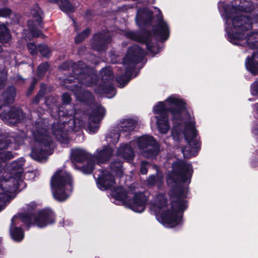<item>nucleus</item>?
Instances as JSON below:
<instances>
[{
  "label": "nucleus",
  "instance_id": "f8f14e48",
  "mask_svg": "<svg viewBox=\"0 0 258 258\" xmlns=\"http://www.w3.org/2000/svg\"><path fill=\"white\" fill-rule=\"evenodd\" d=\"M132 142L135 143V148L137 147L141 154L146 158H154L159 152V145L151 136L144 135Z\"/></svg>",
  "mask_w": 258,
  "mask_h": 258
},
{
  "label": "nucleus",
  "instance_id": "f03ea898",
  "mask_svg": "<svg viewBox=\"0 0 258 258\" xmlns=\"http://www.w3.org/2000/svg\"><path fill=\"white\" fill-rule=\"evenodd\" d=\"M190 163L178 160L172 164V170L167 175V184L176 192L175 200L167 205V198L163 194L155 195L150 202V208L157 220L164 226L174 227L182 223L183 211L187 204L185 198L187 188L181 186V183H189L192 174Z\"/></svg>",
  "mask_w": 258,
  "mask_h": 258
},
{
  "label": "nucleus",
  "instance_id": "39448f33",
  "mask_svg": "<svg viewBox=\"0 0 258 258\" xmlns=\"http://www.w3.org/2000/svg\"><path fill=\"white\" fill-rule=\"evenodd\" d=\"M34 205H29L26 213L19 214L12 219L10 233L14 240L20 241L24 238V232L20 227L22 223L28 227L35 223L38 227L42 228L54 222V215L51 211L44 210L34 215Z\"/></svg>",
  "mask_w": 258,
  "mask_h": 258
},
{
  "label": "nucleus",
  "instance_id": "9d476101",
  "mask_svg": "<svg viewBox=\"0 0 258 258\" xmlns=\"http://www.w3.org/2000/svg\"><path fill=\"white\" fill-rule=\"evenodd\" d=\"M144 55V50L138 45H134L128 48L124 57L122 63L123 74L116 78V81L120 87H124L132 78L131 74L136 64L140 62Z\"/></svg>",
  "mask_w": 258,
  "mask_h": 258
},
{
  "label": "nucleus",
  "instance_id": "5701e85b",
  "mask_svg": "<svg viewBox=\"0 0 258 258\" xmlns=\"http://www.w3.org/2000/svg\"><path fill=\"white\" fill-rule=\"evenodd\" d=\"M137 124L136 121L132 119H123L115 126L119 133H128L134 130Z\"/></svg>",
  "mask_w": 258,
  "mask_h": 258
},
{
  "label": "nucleus",
  "instance_id": "2eb2a0df",
  "mask_svg": "<svg viewBox=\"0 0 258 258\" xmlns=\"http://www.w3.org/2000/svg\"><path fill=\"white\" fill-rule=\"evenodd\" d=\"M15 58V54L5 52L0 57V90L5 87L7 81V67L10 66Z\"/></svg>",
  "mask_w": 258,
  "mask_h": 258
},
{
  "label": "nucleus",
  "instance_id": "9b49d317",
  "mask_svg": "<svg viewBox=\"0 0 258 258\" xmlns=\"http://www.w3.org/2000/svg\"><path fill=\"white\" fill-rule=\"evenodd\" d=\"M112 196L114 199L124 202L126 207L135 212L142 213L145 209L147 198L143 192L136 194L132 200L128 201L127 194L123 188L119 187L113 190Z\"/></svg>",
  "mask_w": 258,
  "mask_h": 258
},
{
  "label": "nucleus",
  "instance_id": "dca6fc26",
  "mask_svg": "<svg viewBox=\"0 0 258 258\" xmlns=\"http://www.w3.org/2000/svg\"><path fill=\"white\" fill-rule=\"evenodd\" d=\"M105 114V110L103 107L97 105L93 110L92 114L89 117L88 130L90 133H95L99 128V123Z\"/></svg>",
  "mask_w": 258,
  "mask_h": 258
},
{
  "label": "nucleus",
  "instance_id": "09e8293b",
  "mask_svg": "<svg viewBox=\"0 0 258 258\" xmlns=\"http://www.w3.org/2000/svg\"><path fill=\"white\" fill-rule=\"evenodd\" d=\"M30 22H29H29H28V26H29V27H30Z\"/></svg>",
  "mask_w": 258,
  "mask_h": 258
},
{
  "label": "nucleus",
  "instance_id": "37998d69",
  "mask_svg": "<svg viewBox=\"0 0 258 258\" xmlns=\"http://www.w3.org/2000/svg\"><path fill=\"white\" fill-rule=\"evenodd\" d=\"M34 85H35V82H33L30 86L29 91H32L33 90L34 87Z\"/></svg>",
  "mask_w": 258,
  "mask_h": 258
},
{
  "label": "nucleus",
  "instance_id": "f257e3e1",
  "mask_svg": "<svg viewBox=\"0 0 258 258\" xmlns=\"http://www.w3.org/2000/svg\"><path fill=\"white\" fill-rule=\"evenodd\" d=\"M169 111L173 122L171 135L175 145L179 146L180 143L185 141L187 145L181 150L184 157L196 156L200 145L197 136L194 117L187 110L184 102L175 95H171L164 102H158L154 108L159 132L165 134L170 128L167 117Z\"/></svg>",
  "mask_w": 258,
  "mask_h": 258
},
{
  "label": "nucleus",
  "instance_id": "0eeeda50",
  "mask_svg": "<svg viewBox=\"0 0 258 258\" xmlns=\"http://www.w3.org/2000/svg\"><path fill=\"white\" fill-rule=\"evenodd\" d=\"M16 140L13 137H7L6 135H0V163L10 160L14 157V155L10 152L4 151V149L7 148L10 143ZM25 162L23 158H20L18 160L12 162L6 165V169H3L0 164V168L2 173H5V179L13 181H18V185L22 176L23 168Z\"/></svg>",
  "mask_w": 258,
  "mask_h": 258
},
{
  "label": "nucleus",
  "instance_id": "c9c22d12",
  "mask_svg": "<svg viewBox=\"0 0 258 258\" xmlns=\"http://www.w3.org/2000/svg\"><path fill=\"white\" fill-rule=\"evenodd\" d=\"M94 39L99 43H106L109 42V38H105L104 35L102 34H97L94 35Z\"/></svg>",
  "mask_w": 258,
  "mask_h": 258
},
{
  "label": "nucleus",
  "instance_id": "bb28decb",
  "mask_svg": "<svg viewBox=\"0 0 258 258\" xmlns=\"http://www.w3.org/2000/svg\"><path fill=\"white\" fill-rule=\"evenodd\" d=\"M163 175L162 173L157 172L156 175H152L149 177L147 182L149 185H157L160 187L163 183Z\"/></svg>",
  "mask_w": 258,
  "mask_h": 258
},
{
  "label": "nucleus",
  "instance_id": "4468645a",
  "mask_svg": "<svg viewBox=\"0 0 258 258\" xmlns=\"http://www.w3.org/2000/svg\"><path fill=\"white\" fill-rule=\"evenodd\" d=\"M21 110L15 108H11L8 105L0 107V117L9 125H14L20 119Z\"/></svg>",
  "mask_w": 258,
  "mask_h": 258
},
{
  "label": "nucleus",
  "instance_id": "f704fd0d",
  "mask_svg": "<svg viewBox=\"0 0 258 258\" xmlns=\"http://www.w3.org/2000/svg\"><path fill=\"white\" fill-rule=\"evenodd\" d=\"M38 49L40 53L44 56L47 57L50 53V50L46 45H40L38 46Z\"/></svg>",
  "mask_w": 258,
  "mask_h": 258
},
{
  "label": "nucleus",
  "instance_id": "20e7f679",
  "mask_svg": "<svg viewBox=\"0 0 258 258\" xmlns=\"http://www.w3.org/2000/svg\"><path fill=\"white\" fill-rule=\"evenodd\" d=\"M74 74L65 81L66 83L77 80L78 84L87 87L95 86V91L99 94H104L108 98H112L115 94V90L112 85L113 76L112 71L110 68H103L100 72L101 84L96 86L95 82L97 76L92 69L86 66L82 61H79L72 66Z\"/></svg>",
  "mask_w": 258,
  "mask_h": 258
},
{
  "label": "nucleus",
  "instance_id": "393cba45",
  "mask_svg": "<svg viewBox=\"0 0 258 258\" xmlns=\"http://www.w3.org/2000/svg\"><path fill=\"white\" fill-rule=\"evenodd\" d=\"M72 159L73 161L81 163L87 158L86 151L81 149H73L71 150Z\"/></svg>",
  "mask_w": 258,
  "mask_h": 258
},
{
  "label": "nucleus",
  "instance_id": "cd10ccee",
  "mask_svg": "<svg viewBox=\"0 0 258 258\" xmlns=\"http://www.w3.org/2000/svg\"><path fill=\"white\" fill-rule=\"evenodd\" d=\"M16 95V90L13 86H10L8 88L7 91L2 94L4 101L9 103L12 102Z\"/></svg>",
  "mask_w": 258,
  "mask_h": 258
},
{
  "label": "nucleus",
  "instance_id": "a878e982",
  "mask_svg": "<svg viewBox=\"0 0 258 258\" xmlns=\"http://www.w3.org/2000/svg\"><path fill=\"white\" fill-rule=\"evenodd\" d=\"M11 38L10 31L7 26L3 23H0V42L2 43H7ZM2 48L0 45V52Z\"/></svg>",
  "mask_w": 258,
  "mask_h": 258
},
{
  "label": "nucleus",
  "instance_id": "a18cd8bd",
  "mask_svg": "<svg viewBox=\"0 0 258 258\" xmlns=\"http://www.w3.org/2000/svg\"><path fill=\"white\" fill-rule=\"evenodd\" d=\"M94 49H96L97 51H101L102 50H104V48H98V47H94Z\"/></svg>",
  "mask_w": 258,
  "mask_h": 258
},
{
  "label": "nucleus",
  "instance_id": "412c9836",
  "mask_svg": "<svg viewBox=\"0 0 258 258\" xmlns=\"http://www.w3.org/2000/svg\"><path fill=\"white\" fill-rule=\"evenodd\" d=\"M127 37L131 39L145 43L148 50L153 54H157L160 51V48L156 45L153 46L149 43V38H145L139 33L129 32L127 33Z\"/></svg>",
  "mask_w": 258,
  "mask_h": 258
},
{
  "label": "nucleus",
  "instance_id": "f3484780",
  "mask_svg": "<svg viewBox=\"0 0 258 258\" xmlns=\"http://www.w3.org/2000/svg\"><path fill=\"white\" fill-rule=\"evenodd\" d=\"M96 183L100 189L105 190L113 186L115 184L114 177L108 171H100Z\"/></svg>",
  "mask_w": 258,
  "mask_h": 258
},
{
  "label": "nucleus",
  "instance_id": "c756f323",
  "mask_svg": "<svg viewBox=\"0 0 258 258\" xmlns=\"http://www.w3.org/2000/svg\"><path fill=\"white\" fill-rule=\"evenodd\" d=\"M119 131L116 127L111 130L106 136V140L107 142L113 144H116L119 140Z\"/></svg>",
  "mask_w": 258,
  "mask_h": 258
},
{
  "label": "nucleus",
  "instance_id": "4c0bfd02",
  "mask_svg": "<svg viewBox=\"0 0 258 258\" xmlns=\"http://www.w3.org/2000/svg\"><path fill=\"white\" fill-rule=\"evenodd\" d=\"M251 93L252 95H258L257 81H255L251 85Z\"/></svg>",
  "mask_w": 258,
  "mask_h": 258
},
{
  "label": "nucleus",
  "instance_id": "473e14b6",
  "mask_svg": "<svg viewBox=\"0 0 258 258\" xmlns=\"http://www.w3.org/2000/svg\"><path fill=\"white\" fill-rule=\"evenodd\" d=\"M90 33V30L86 29L84 30L81 33L78 34L75 39L76 43L81 42L85 38H86Z\"/></svg>",
  "mask_w": 258,
  "mask_h": 258
},
{
  "label": "nucleus",
  "instance_id": "a19ab883",
  "mask_svg": "<svg viewBox=\"0 0 258 258\" xmlns=\"http://www.w3.org/2000/svg\"><path fill=\"white\" fill-rule=\"evenodd\" d=\"M62 98L63 102L65 104L69 103L71 101V96L68 93H64L62 96Z\"/></svg>",
  "mask_w": 258,
  "mask_h": 258
},
{
  "label": "nucleus",
  "instance_id": "72a5a7b5",
  "mask_svg": "<svg viewBox=\"0 0 258 258\" xmlns=\"http://www.w3.org/2000/svg\"><path fill=\"white\" fill-rule=\"evenodd\" d=\"M48 68V64L47 63H43L39 66L37 70V76L41 77Z\"/></svg>",
  "mask_w": 258,
  "mask_h": 258
},
{
  "label": "nucleus",
  "instance_id": "1a4fd4ad",
  "mask_svg": "<svg viewBox=\"0 0 258 258\" xmlns=\"http://www.w3.org/2000/svg\"><path fill=\"white\" fill-rule=\"evenodd\" d=\"M51 185L55 199L66 200L73 190L72 179L69 173L63 170H57L51 178Z\"/></svg>",
  "mask_w": 258,
  "mask_h": 258
},
{
  "label": "nucleus",
  "instance_id": "79ce46f5",
  "mask_svg": "<svg viewBox=\"0 0 258 258\" xmlns=\"http://www.w3.org/2000/svg\"><path fill=\"white\" fill-rule=\"evenodd\" d=\"M30 29L31 32V34H32V35L34 37H38L40 36V35H41V32L39 31H36L33 30V29H31L30 28Z\"/></svg>",
  "mask_w": 258,
  "mask_h": 258
},
{
  "label": "nucleus",
  "instance_id": "423d86ee",
  "mask_svg": "<svg viewBox=\"0 0 258 258\" xmlns=\"http://www.w3.org/2000/svg\"><path fill=\"white\" fill-rule=\"evenodd\" d=\"M60 122L54 123L52 127L53 134L62 144H67L69 141V133L77 132L84 125V121L80 119V113L76 112L73 109H67L66 112L59 110Z\"/></svg>",
  "mask_w": 258,
  "mask_h": 258
},
{
  "label": "nucleus",
  "instance_id": "7c9ffc66",
  "mask_svg": "<svg viewBox=\"0 0 258 258\" xmlns=\"http://www.w3.org/2000/svg\"><path fill=\"white\" fill-rule=\"evenodd\" d=\"M59 7L60 10L66 13L73 12L74 7L68 0H59Z\"/></svg>",
  "mask_w": 258,
  "mask_h": 258
},
{
  "label": "nucleus",
  "instance_id": "ea45409f",
  "mask_svg": "<svg viewBox=\"0 0 258 258\" xmlns=\"http://www.w3.org/2000/svg\"><path fill=\"white\" fill-rule=\"evenodd\" d=\"M11 14V10L8 8L0 9V17H7Z\"/></svg>",
  "mask_w": 258,
  "mask_h": 258
},
{
  "label": "nucleus",
  "instance_id": "aec40b11",
  "mask_svg": "<svg viewBox=\"0 0 258 258\" xmlns=\"http://www.w3.org/2000/svg\"><path fill=\"white\" fill-rule=\"evenodd\" d=\"M68 89L71 90L76 98L81 102H88L93 99L92 94L88 91H85L81 86L77 85L67 86Z\"/></svg>",
  "mask_w": 258,
  "mask_h": 258
},
{
  "label": "nucleus",
  "instance_id": "e433bc0d",
  "mask_svg": "<svg viewBox=\"0 0 258 258\" xmlns=\"http://www.w3.org/2000/svg\"><path fill=\"white\" fill-rule=\"evenodd\" d=\"M27 48L31 54L34 55L37 53V47L34 43H28Z\"/></svg>",
  "mask_w": 258,
  "mask_h": 258
},
{
  "label": "nucleus",
  "instance_id": "58836bf2",
  "mask_svg": "<svg viewBox=\"0 0 258 258\" xmlns=\"http://www.w3.org/2000/svg\"><path fill=\"white\" fill-rule=\"evenodd\" d=\"M148 163L146 161H142L140 167V173L142 174H146L148 172Z\"/></svg>",
  "mask_w": 258,
  "mask_h": 258
},
{
  "label": "nucleus",
  "instance_id": "6ab92c4d",
  "mask_svg": "<svg viewBox=\"0 0 258 258\" xmlns=\"http://www.w3.org/2000/svg\"><path fill=\"white\" fill-rule=\"evenodd\" d=\"M135 143L130 142L128 144L121 145L117 150V156L128 162L132 161L135 157Z\"/></svg>",
  "mask_w": 258,
  "mask_h": 258
},
{
  "label": "nucleus",
  "instance_id": "2f4dec72",
  "mask_svg": "<svg viewBox=\"0 0 258 258\" xmlns=\"http://www.w3.org/2000/svg\"><path fill=\"white\" fill-rule=\"evenodd\" d=\"M111 170L117 175L121 176L122 174V163L121 161H114L110 165Z\"/></svg>",
  "mask_w": 258,
  "mask_h": 258
},
{
  "label": "nucleus",
  "instance_id": "c85d7f7f",
  "mask_svg": "<svg viewBox=\"0 0 258 258\" xmlns=\"http://www.w3.org/2000/svg\"><path fill=\"white\" fill-rule=\"evenodd\" d=\"M30 14L35 22V25L40 24L42 19V12L37 5L33 6Z\"/></svg>",
  "mask_w": 258,
  "mask_h": 258
},
{
  "label": "nucleus",
  "instance_id": "4be33fe9",
  "mask_svg": "<svg viewBox=\"0 0 258 258\" xmlns=\"http://www.w3.org/2000/svg\"><path fill=\"white\" fill-rule=\"evenodd\" d=\"M245 67L248 71L253 75L258 74V52H254L250 57L245 60Z\"/></svg>",
  "mask_w": 258,
  "mask_h": 258
},
{
  "label": "nucleus",
  "instance_id": "49530a36",
  "mask_svg": "<svg viewBox=\"0 0 258 258\" xmlns=\"http://www.w3.org/2000/svg\"><path fill=\"white\" fill-rule=\"evenodd\" d=\"M49 2L52 3H55L58 2V0H48Z\"/></svg>",
  "mask_w": 258,
  "mask_h": 258
},
{
  "label": "nucleus",
  "instance_id": "6e6552de",
  "mask_svg": "<svg viewBox=\"0 0 258 258\" xmlns=\"http://www.w3.org/2000/svg\"><path fill=\"white\" fill-rule=\"evenodd\" d=\"M34 138L40 148L33 149L31 156L36 161L43 162L48 156L52 153L50 147L52 143L51 138L48 136L45 125L42 122H37L35 124Z\"/></svg>",
  "mask_w": 258,
  "mask_h": 258
},
{
  "label": "nucleus",
  "instance_id": "a211bd4d",
  "mask_svg": "<svg viewBox=\"0 0 258 258\" xmlns=\"http://www.w3.org/2000/svg\"><path fill=\"white\" fill-rule=\"evenodd\" d=\"M158 12L157 18L158 23L156 28L157 34L161 40H167L169 36V29L167 23L163 21L161 12L159 9L155 8Z\"/></svg>",
  "mask_w": 258,
  "mask_h": 258
},
{
  "label": "nucleus",
  "instance_id": "ddd939ff",
  "mask_svg": "<svg viewBox=\"0 0 258 258\" xmlns=\"http://www.w3.org/2000/svg\"><path fill=\"white\" fill-rule=\"evenodd\" d=\"M112 149L109 146H104L102 149H98L94 156L91 157L89 162L87 165L82 167L84 173L92 172L95 163L100 164L107 162L112 155Z\"/></svg>",
  "mask_w": 258,
  "mask_h": 258
},
{
  "label": "nucleus",
  "instance_id": "7ed1b4c3",
  "mask_svg": "<svg viewBox=\"0 0 258 258\" xmlns=\"http://www.w3.org/2000/svg\"><path fill=\"white\" fill-rule=\"evenodd\" d=\"M244 0H234L230 4L219 2L218 8L225 21V31L228 40L232 44L258 48V32H252L245 36L246 31L252 27V18L243 16V12L252 11L253 6Z\"/></svg>",
  "mask_w": 258,
  "mask_h": 258
},
{
  "label": "nucleus",
  "instance_id": "c03bdc74",
  "mask_svg": "<svg viewBox=\"0 0 258 258\" xmlns=\"http://www.w3.org/2000/svg\"><path fill=\"white\" fill-rule=\"evenodd\" d=\"M39 97H40L39 95L37 96L36 97V98L34 99V101H34V102H35V103H37V102H38V101H39Z\"/></svg>",
  "mask_w": 258,
  "mask_h": 258
},
{
  "label": "nucleus",
  "instance_id": "de8ad7c7",
  "mask_svg": "<svg viewBox=\"0 0 258 258\" xmlns=\"http://www.w3.org/2000/svg\"><path fill=\"white\" fill-rule=\"evenodd\" d=\"M254 107L256 108L257 109L258 108V103H256L255 104H254Z\"/></svg>",
  "mask_w": 258,
  "mask_h": 258
},
{
  "label": "nucleus",
  "instance_id": "b1692460",
  "mask_svg": "<svg viewBox=\"0 0 258 258\" xmlns=\"http://www.w3.org/2000/svg\"><path fill=\"white\" fill-rule=\"evenodd\" d=\"M152 13L147 9L143 8L138 10L137 14L136 21L137 23H147L152 18Z\"/></svg>",
  "mask_w": 258,
  "mask_h": 258
}]
</instances>
